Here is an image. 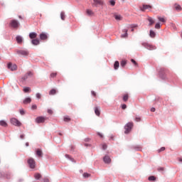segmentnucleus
I'll list each match as a JSON object with an SVG mask.
<instances>
[{
  "mask_svg": "<svg viewBox=\"0 0 182 182\" xmlns=\"http://www.w3.org/2000/svg\"><path fill=\"white\" fill-rule=\"evenodd\" d=\"M103 5H105V1L103 0H92V8H97V6H103Z\"/></svg>",
  "mask_w": 182,
  "mask_h": 182,
  "instance_id": "1",
  "label": "nucleus"
},
{
  "mask_svg": "<svg viewBox=\"0 0 182 182\" xmlns=\"http://www.w3.org/2000/svg\"><path fill=\"white\" fill-rule=\"evenodd\" d=\"M43 153L42 152V150L38 149L36 150V155L38 156V157H42Z\"/></svg>",
  "mask_w": 182,
  "mask_h": 182,
  "instance_id": "20",
  "label": "nucleus"
},
{
  "mask_svg": "<svg viewBox=\"0 0 182 182\" xmlns=\"http://www.w3.org/2000/svg\"><path fill=\"white\" fill-rule=\"evenodd\" d=\"M10 122L11 124H13L14 126H17V127H21V126H22V123H21L19 120L16 119V118H11L10 119Z\"/></svg>",
  "mask_w": 182,
  "mask_h": 182,
  "instance_id": "3",
  "label": "nucleus"
},
{
  "mask_svg": "<svg viewBox=\"0 0 182 182\" xmlns=\"http://www.w3.org/2000/svg\"><path fill=\"white\" fill-rule=\"evenodd\" d=\"M106 149H107V144H102V150H106Z\"/></svg>",
  "mask_w": 182,
  "mask_h": 182,
  "instance_id": "43",
  "label": "nucleus"
},
{
  "mask_svg": "<svg viewBox=\"0 0 182 182\" xmlns=\"http://www.w3.org/2000/svg\"><path fill=\"white\" fill-rule=\"evenodd\" d=\"M132 129H133V122H128L125 126H124V129H125V134H129V132H132Z\"/></svg>",
  "mask_w": 182,
  "mask_h": 182,
  "instance_id": "2",
  "label": "nucleus"
},
{
  "mask_svg": "<svg viewBox=\"0 0 182 182\" xmlns=\"http://www.w3.org/2000/svg\"><path fill=\"white\" fill-rule=\"evenodd\" d=\"M91 93H92V96L96 97V92H95V91H92Z\"/></svg>",
  "mask_w": 182,
  "mask_h": 182,
  "instance_id": "53",
  "label": "nucleus"
},
{
  "mask_svg": "<svg viewBox=\"0 0 182 182\" xmlns=\"http://www.w3.org/2000/svg\"><path fill=\"white\" fill-rule=\"evenodd\" d=\"M166 150L165 147H161L160 149L158 150V153H161V151H164Z\"/></svg>",
  "mask_w": 182,
  "mask_h": 182,
  "instance_id": "42",
  "label": "nucleus"
},
{
  "mask_svg": "<svg viewBox=\"0 0 182 182\" xmlns=\"http://www.w3.org/2000/svg\"><path fill=\"white\" fill-rule=\"evenodd\" d=\"M109 4L112 5V6H114L116 2L114 1V0H110Z\"/></svg>",
  "mask_w": 182,
  "mask_h": 182,
  "instance_id": "40",
  "label": "nucleus"
},
{
  "mask_svg": "<svg viewBox=\"0 0 182 182\" xmlns=\"http://www.w3.org/2000/svg\"><path fill=\"white\" fill-rule=\"evenodd\" d=\"M33 76V73L28 71L25 75L21 78L22 80H26L28 77H32Z\"/></svg>",
  "mask_w": 182,
  "mask_h": 182,
  "instance_id": "7",
  "label": "nucleus"
},
{
  "mask_svg": "<svg viewBox=\"0 0 182 182\" xmlns=\"http://www.w3.org/2000/svg\"><path fill=\"white\" fill-rule=\"evenodd\" d=\"M28 166L30 167V168H35L36 164L35 163V159H33V158H30L28 160Z\"/></svg>",
  "mask_w": 182,
  "mask_h": 182,
  "instance_id": "5",
  "label": "nucleus"
},
{
  "mask_svg": "<svg viewBox=\"0 0 182 182\" xmlns=\"http://www.w3.org/2000/svg\"><path fill=\"white\" fill-rule=\"evenodd\" d=\"M146 49H148V50H154V49H156V46L148 44Z\"/></svg>",
  "mask_w": 182,
  "mask_h": 182,
  "instance_id": "22",
  "label": "nucleus"
},
{
  "mask_svg": "<svg viewBox=\"0 0 182 182\" xmlns=\"http://www.w3.org/2000/svg\"><path fill=\"white\" fill-rule=\"evenodd\" d=\"M10 26L14 29H18V28H19V22L16 20H12L10 22Z\"/></svg>",
  "mask_w": 182,
  "mask_h": 182,
  "instance_id": "4",
  "label": "nucleus"
},
{
  "mask_svg": "<svg viewBox=\"0 0 182 182\" xmlns=\"http://www.w3.org/2000/svg\"><path fill=\"white\" fill-rule=\"evenodd\" d=\"M151 8L152 7L150 5L144 4L142 7H140V9L142 11V12H144L147 9H151Z\"/></svg>",
  "mask_w": 182,
  "mask_h": 182,
  "instance_id": "9",
  "label": "nucleus"
},
{
  "mask_svg": "<svg viewBox=\"0 0 182 182\" xmlns=\"http://www.w3.org/2000/svg\"><path fill=\"white\" fill-rule=\"evenodd\" d=\"M97 134L100 136V137H103V134H100V132H98Z\"/></svg>",
  "mask_w": 182,
  "mask_h": 182,
  "instance_id": "56",
  "label": "nucleus"
},
{
  "mask_svg": "<svg viewBox=\"0 0 182 182\" xmlns=\"http://www.w3.org/2000/svg\"><path fill=\"white\" fill-rule=\"evenodd\" d=\"M46 120V118L45 117H38L36 119V123H44V122Z\"/></svg>",
  "mask_w": 182,
  "mask_h": 182,
  "instance_id": "8",
  "label": "nucleus"
},
{
  "mask_svg": "<svg viewBox=\"0 0 182 182\" xmlns=\"http://www.w3.org/2000/svg\"><path fill=\"white\" fill-rule=\"evenodd\" d=\"M65 157H68V159H69V155H65Z\"/></svg>",
  "mask_w": 182,
  "mask_h": 182,
  "instance_id": "61",
  "label": "nucleus"
},
{
  "mask_svg": "<svg viewBox=\"0 0 182 182\" xmlns=\"http://www.w3.org/2000/svg\"><path fill=\"white\" fill-rule=\"evenodd\" d=\"M31 102H32V99H31V97H27L23 100V105H28V103H31Z\"/></svg>",
  "mask_w": 182,
  "mask_h": 182,
  "instance_id": "16",
  "label": "nucleus"
},
{
  "mask_svg": "<svg viewBox=\"0 0 182 182\" xmlns=\"http://www.w3.org/2000/svg\"><path fill=\"white\" fill-rule=\"evenodd\" d=\"M43 182H49V178H45L43 179Z\"/></svg>",
  "mask_w": 182,
  "mask_h": 182,
  "instance_id": "54",
  "label": "nucleus"
},
{
  "mask_svg": "<svg viewBox=\"0 0 182 182\" xmlns=\"http://www.w3.org/2000/svg\"><path fill=\"white\" fill-rule=\"evenodd\" d=\"M83 177H84L85 178H87L90 177V173H83Z\"/></svg>",
  "mask_w": 182,
  "mask_h": 182,
  "instance_id": "39",
  "label": "nucleus"
},
{
  "mask_svg": "<svg viewBox=\"0 0 182 182\" xmlns=\"http://www.w3.org/2000/svg\"><path fill=\"white\" fill-rule=\"evenodd\" d=\"M64 122H66L67 123H69V122H70V117H69V116H65L63 118Z\"/></svg>",
  "mask_w": 182,
  "mask_h": 182,
  "instance_id": "31",
  "label": "nucleus"
},
{
  "mask_svg": "<svg viewBox=\"0 0 182 182\" xmlns=\"http://www.w3.org/2000/svg\"><path fill=\"white\" fill-rule=\"evenodd\" d=\"M20 114H21V115L25 114V111H23V109H21L20 110Z\"/></svg>",
  "mask_w": 182,
  "mask_h": 182,
  "instance_id": "50",
  "label": "nucleus"
},
{
  "mask_svg": "<svg viewBox=\"0 0 182 182\" xmlns=\"http://www.w3.org/2000/svg\"><path fill=\"white\" fill-rule=\"evenodd\" d=\"M141 120V118H140V117H136L135 118L136 122H140Z\"/></svg>",
  "mask_w": 182,
  "mask_h": 182,
  "instance_id": "51",
  "label": "nucleus"
},
{
  "mask_svg": "<svg viewBox=\"0 0 182 182\" xmlns=\"http://www.w3.org/2000/svg\"><path fill=\"white\" fill-rule=\"evenodd\" d=\"M24 137H25V135H23V134H21V135L20 136V138H21V139H24Z\"/></svg>",
  "mask_w": 182,
  "mask_h": 182,
  "instance_id": "57",
  "label": "nucleus"
},
{
  "mask_svg": "<svg viewBox=\"0 0 182 182\" xmlns=\"http://www.w3.org/2000/svg\"><path fill=\"white\" fill-rule=\"evenodd\" d=\"M8 68L11 69L12 71L16 70V69H18V66H16V65H12V63H11L8 64Z\"/></svg>",
  "mask_w": 182,
  "mask_h": 182,
  "instance_id": "11",
  "label": "nucleus"
},
{
  "mask_svg": "<svg viewBox=\"0 0 182 182\" xmlns=\"http://www.w3.org/2000/svg\"><path fill=\"white\" fill-rule=\"evenodd\" d=\"M122 109L123 110L127 109V105H126V104H123V105H122Z\"/></svg>",
  "mask_w": 182,
  "mask_h": 182,
  "instance_id": "44",
  "label": "nucleus"
},
{
  "mask_svg": "<svg viewBox=\"0 0 182 182\" xmlns=\"http://www.w3.org/2000/svg\"><path fill=\"white\" fill-rule=\"evenodd\" d=\"M85 146H87V144H85Z\"/></svg>",
  "mask_w": 182,
  "mask_h": 182,
  "instance_id": "63",
  "label": "nucleus"
},
{
  "mask_svg": "<svg viewBox=\"0 0 182 182\" xmlns=\"http://www.w3.org/2000/svg\"><path fill=\"white\" fill-rule=\"evenodd\" d=\"M155 28H156V29H160V23H157L155 25Z\"/></svg>",
  "mask_w": 182,
  "mask_h": 182,
  "instance_id": "46",
  "label": "nucleus"
},
{
  "mask_svg": "<svg viewBox=\"0 0 182 182\" xmlns=\"http://www.w3.org/2000/svg\"><path fill=\"white\" fill-rule=\"evenodd\" d=\"M159 171H164V167H160L158 168Z\"/></svg>",
  "mask_w": 182,
  "mask_h": 182,
  "instance_id": "52",
  "label": "nucleus"
},
{
  "mask_svg": "<svg viewBox=\"0 0 182 182\" xmlns=\"http://www.w3.org/2000/svg\"><path fill=\"white\" fill-rule=\"evenodd\" d=\"M4 177H5L6 178H7L8 180H9V178H11V173H6L4 174Z\"/></svg>",
  "mask_w": 182,
  "mask_h": 182,
  "instance_id": "36",
  "label": "nucleus"
},
{
  "mask_svg": "<svg viewBox=\"0 0 182 182\" xmlns=\"http://www.w3.org/2000/svg\"><path fill=\"white\" fill-rule=\"evenodd\" d=\"M49 95H56V90L52 89V90L49 92Z\"/></svg>",
  "mask_w": 182,
  "mask_h": 182,
  "instance_id": "34",
  "label": "nucleus"
},
{
  "mask_svg": "<svg viewBox=\"0 0 182 182\" xmlns=\"http://www.w3.org/2000/svg\"><path fill=\"white\" fill-rule=\"evenodd\" d=\"M40 39L41 41H46V39H48V35H46V33H42L40 34Z\"/></svg>",
  "mask_w": 182,
  "mask_h": 182,
  "instance_id": "12",
  "label": "nucleus"
},
{
  "mask_svg": "<svg viewBox=\"0 0 182 182\" xmlns=\"http://www.w3.org/2000/svg\"><path fill=\"white\" fill-rule=\"evenodd\" d=\"M119 66H120V64L119 63V61H115L114 64V68L115 70H117L119 69Z\"/></svg>",
  "mask_w": 182,
  "mask_h": 182,
  "instance_id": "23",
  "label": "nucleus"
},
{
  "mask_svg": "<svg viewBox=\"0 0 182 182\" xmlns=\"http://www.w3.org/2000/svg\"><path fill=\"white\" fill-rule=\"evenodd\" d=\"M131 62H132V63H134V65L135 66H137V62H136V60H134V59H132V60H131Z\"/></svg>",
  "mask_w": 182,
  "mask_h": 182,
  "instance_id": "47",
  "label": "nucleus"
},
{
  "mask_svg": "<svg viewBox=\"0 0 182 182\" xmlns=\"http://www.w3.org/2000/svg\"><path fill=\"white\" fill-rule=\"evenodd\" d=\"M31 43L32 45H34L36 46L39 45V43H41V41H39V39L34 38L31 41Z\"/></svg>",
  "mask_w": 182,
  "mask_h": 182,
  "instance_id": "14",
  "label": "nucleus"
},
{
  "mask_svg": "<svg viewBox=\"0 0 182 182\" xmlns=\"http://www.w3.org/2000/svg\"><path fill=\"white\" fill-rule=\"evenodd\" d=\"M38 36V34L35 32L30 33L29 38L30 39H36V38Z\"/></svg>",
  "mask_w": 182,
  "mask_h": 182,
  "instance_id": "15",
  "label": "nucleus"
},
{
  "mask_svg": "<svg viewBox=\"0 0 182 182\" xmlns=\"http://www.w3.org/2000/svg\"><path fill=\"white\" fill-rule=\"evenodd\" d=\"M34 177H35L36 180H39V178H41V177H42V175H41V173H36L34 175Z\"/></svg>",
  "mask_w": 182,
  "mask_h": 182,
  "instance_id": "32",
  "label": "nucleus"
},
{
  "mask_svg": "<svg viewBox=\"0 0 182 182\" xmlns=\"http://www.w3.org/2000/svg\"><path fill=\"white\" fill-rule=\"evenodd\" d=\"M104 162L106 163L107 164H109V163H111L112 159H110V156H105L103 159Z\"/></svg>",
  "mask_w": 182,
  "mask_h": 182,
  "instance_id": "13",
  "label": "nucleus"
},
{
  "mask_svg": "<svg viewBox=\"0 0 182 182\" xmlns=\"http://www.w3.org/2000/svg\"><path fill=\"white\" fill-rule=\"evenodd\" d=\"M179 161H182V159H179Z\"/></svg>",
  "mask_w": 182,
  "mask_h": 182,
  "instance_id": "62",
  "label": "nucleus"
},
{
  "mask_svg": "<svg viewBox=\"0 0 182 182\" xmlns=\"http://www.w3.org/2000/svg\"><path fill=\"white\" fill-rule=\"evenodd\" d=\"M31 109L32 110H36V109H38V107L36 106V105H32Z\"/></svg>",
  "mask_w": 182,
  "mask_h": 182,
  "instance_id": "45",
  "label": "nucleus"
},
{
  "mask_svg": "<svg viewBox=\"0 0 182 182\" xmlns=\"http://www.w3.org/2000/svg\"><path fill=\"white\" fill-rule=\"evenodd\" d=\"M149 181H156V178L154 177V176H151L149 177Z\"/></svg>",
  "mask_w": 182,
  "mask_h": 182,
  "instance_id": "37",
  "label": "nucleus"
},
{
  "mask_svg": "<svg viewBox=\"0 0 182 182\" xmlns=\"http://www.w3.org/2000/svg\"><path fill=\"white\" fill-rule=\"evenodd\" d=\"M151 112H156V108L154 107L151 108Z\"/></svg>",
  "mask_w": 182,
  "mask_h": 182,
  "instance_id": "55",
  "label": "nucleus"
},
{
  "mask_svg": "<svg viewBox=\"0 0 182 182\" xmlns=\"http://www.w3.org/2000/svg\"><path fill=\"white\" fill-rule=\"evenodd\" d=\"M141 45H142V46L146 48V49H147V47L149 46V43H142Z\"/></svg>",
  "mask_w": 182,
  "mask_h": 182,
  "instance_id": "41",
  "label": "nucleus"
},
{
  "mask_svg": "<svg viewBox=\"0 0 182 182\" xmlns=\"http://www.w3.org/2000/svg\"><path fill=\"white\" fill-rule=\"evenodd\" d=\"M16 42L18 43H22V42H23V39H22V37L21 36H17L16 37Z\"/></svg>",
  "mask_w": 182,
  "mask_h": 182,
  "instance_id": "18",
  "label": "nucleus"
},
{
  "mask_svg": "<svg viewBox=\"0 0 182 182\" xmlns=\"http://www.w3.org/2000/svg\"><path fill=\"white\" fill-rule=\"evenodd\" d=\"M126 65H127V61H126V60H122L121 61V66H122V68H124V66Z\"/></svg>",
  "mask_w": 182,
  "mask_h": 182,
  "instance_id": "33",
  "label": "nucleus"
},
{
  "mask_svg": "<svg viewBox=\"0 0 182 182\" xmlns=\"http://www.w3.org/2000/svg\"><path fill=\"white\" fill-rule=\"evenodd\" d=\"M149 36L151 38H155L156 37V33L153 30H151L150 33H149Z\"/></svg>",
  "mask_w": 182,
  "mask_h": 182,
  "instance_id": "28",
  "label": "nucleus"
},
{
  "mask_svg": "<svg viewBox=\"0 0 182 182\" xmlns=\"http://www.w3.org/2000/svg\"><path fill=\"white\" fill-rule=\"evenodd\" d=\"M36 96L37 99H41V93H37L36 95Z\"/></svg>",
  "mask_w": 182,
  "mask_h": 182,
  "instance_id": "48",
  "label": "nucleus"
},
{
  "mask_svg": "<svg viewBox=\"0 0 182 182\" xmlns=\"http://www.w3.org/2000/svg\"><path fill=\"white\" fill-rule=\"evenodd\" d=\"M174 8L176 11H181L182 8H181V6L178 5V4H175L174 5Z\"/></svg>",
  "mask_w": 182,
  "mask_h": 182,
  "instance_id": "27",
  "label": "nucleus"
},
{
  "mask_svg": "<svg viewBox=\"0 0 182 182\" xmlns=\"http://www.w3.org/2000/svg\"><path fill=\"white\" fill-rule=\"evenodd\" d=\"M18 55H21L22 56H28L29 52L26 50H19L17 51Z\"/></svg>",
  "mask_w": 182,
  "mask_h": 182,
  "instance_id": "6",
  "label": "nucleus"
},
{
  "mask_svg": "<svg viewBox=\"0 0 182 182\" xmlns=\"http://www.w3.org/2000/svg\"><path fill=\"white\" fill-rule=\"evenodd\" d=\"M148 21L149 22V26H151V25L154 23V20H153L151 17H149Z\"/></svg>",
  "mask_w": 182,
  "mask_h": 182,
  "instance_id": "25",
  "label": "nucleus"
},
{
  "mask_svg": "<svg viewBox=\"0 0 182 182\" xmlns=\"http://www.w3.org/2000/svg\"><path fill=\"white\" fill-rule=\"evenodd\" d=\"M95 113L97 116H100V110H99L98 107L95 108Z\"/></svg>",
  "mask_w": 182,
  "mask_h": 182,
  "instance_id": "29",
  "label": "nucleus"
},
{
  "mask_svg": "<svg viewBox=\"0 0 182 182\" xmlns=\"http://www.w3.org/2000/svg\"><path fill=\"white\" fill-rule=\"evenodd\" d=\"M122 32L124 33V34H122L121 38H127V36H128V34H127L128 30L127 29H124L122 31Z\"/></svg>",
  "mask_w": 182,
  "mask_h": 182,
  "instance_id": "17",
  "label": "nucleus"
},
{
  "mask_svg": "<svg viewBox=\"0 0 182 182\" xmlns=\"http://www.w3.org/2000/svg\"><path fill=\"white\" fill-rule=\"evenodd\" d=\"M131 31H132V32H134V28H132Z\"/></svg>",
  "mask_w": 182,
  "mask_h": 182,
  "instance_id": "60",
  "label": "nucleus"
},
{
  "mask_svg": "<svg viewBox=\"0 0 182 182\" xmlns=\"http://www.w3.org/2000/svg\"><path fill=\"white\" fill-rule=\"evenodd\" d=\"M158 19L160 22L166 23V18L164 17H158Z\"/></svg>",
  "mask_w": 182,
  "mask_h": 182,
  "instance_id": "35",
  "label": "nucleus"
},
{
  "mask_svg": "<svg viewBox=\"0 0 182 182\" xmlns=\"http://www.w3.org/2000/svg\"><path fill=\"white\" fill-rule=\"evenodd\" d=\"M48 113H49V114H53V111H52V109H48Z\"/></svg>",
  "mask_w": 182,
  "mask_h": 182,
  "instance_id": "49",
  "label": "nucleus"
},
{
  "mask_svg": "<svg viewBox=\"0 0 182 182\" xmlns=\"http://www.w3.org/2000/svg\"><path fill=\"white\" fill-rule=\"evenodd\" d=\"M110 140H114V136H113V135H111V136H110Z\"/></svg>",
  "mask_w": 182,
  "mask_h": 182,
  "instance_id": "58",
  "label": "nucleus"
},
{
  "mask_svg": "<svg viewBox=\"0 0 182 182\" xmlns=\"http://www.w3.org/2000/svg\"><path fill=\"white\" fill-rule=\"evenodd\" d=\"M23 90L24 93H29V92H31V87H24V89Z\"/></svg>",
  "mask_w": 182,
  "mask_h": 182,
  "instance_id": "30",
  "label": "nucleus"
},
{
  "mask_svg": "<svg viewBox=\"0 0 182 182\" xmlns=\"http://www.w3.org/2000/svg\"><path fill=\"white\" fill-rule=\"evenodd\" d=\"M122 100L124 102H127L129 100V94H124L122 97Z\"/></svg>",
  "mask_w": 182,
  "mask_h": 182,
  "instance_id": "24",
  "label": "nucleus"
},
{
  "mask_svg": "<svg viewBox=\"0 0 182 182\" xmlns=\"http://www.w3.org/2000/svg\"><path fill=\"white\" fill-rule=\"evenodd\" d=\"M26 146L28 147V146H29V143L26 142Z\"/></svg>",
  "mask_w": 182,
  "mask_h": 182,
  "instance_id": "59",
  "label": "nucleus"
},
{
  "mask_svg": "<svg viewBox=\"0 0 182 182\" xmlns=\"http://www.w3.org/2000/svg\"><path fill=\"white\" fill-rule=\"evenodd\" d=\"M0 126H2V127H8V123H6L5 120H1Z\"/></svg>",
  "mask_w": 182,
  "mask_h": 182,
  "instance_id": "19",
  "label": "nucleus"
},
{
  "mask_svg": "<svg viewBox=\"0 0 182 182\" xmlns=\"http://www.w3.org/2000/svg\"><path fill=\"white\" fill-rule=\"evenodd\" d=\"M56 76H58V73H52L50 75V77H56Z\"/></svg>",
  "mask_w": 182,
  "mask_h": 182,
  "instance_id": "38",
  "label": "nucleus"
},
{
  "mask_svg": "<svg viewBox=\"0 0 182 182\" xmlns=\"http://www.w3.org/2000/svg\"><path fill=\"white\" fill-rule=\"evenodd\" d=\"M85 12L87 16H95V11L92 9H87Z\"/></svg>",
  "mask_w": 182,
  "mask_h": 182,
  "instance_id": "10",
  "label": "nucleus"
},
{
  "mask_svg": "<svg viewBox=\"0 0 182 182\" xmlns=\"http://www.w3.org/2000/svg\"><path fill=\"white\" fill-rule=\"evenodd\" d=\"M66 18V15L65 14V11H62L60 13V18L62 19V21H65Z\"/></svg>",
  "mask_w": 182,
  "mask_h": 182,
  "instance_id": "26",
  "label": "nucleus"
},
{
  "mask_svg": "<svg viewBox=\"0 0 182 182\" xmlns=\"http://www.w3.org/2000/svg\"><path fill=\"white\" fill-rule=\"evenodd\" d=\"M114 18L116 19V21H122L123 19V17H122L121 15L115 14L114 16Z\"/></svg>",
  "mask_w": 182,
  "mask_h": 182,
  "instance_id": "21",
  "label": "nucleus"
}]
</instances>
